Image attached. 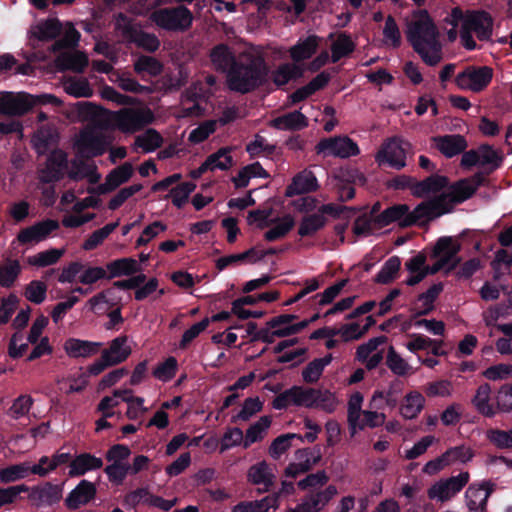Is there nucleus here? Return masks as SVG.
<instances>
[{
	"label": "nucleus",
	"instance_id": "obj_12",
	"mask_svg": "<svg viewBox=\"0 0 512 512\" xmlns=\"http://www.w3.org/2000/svg\"><path fill=\"white\" fill-rule=\"evenodd\" d=\"M409 146L397 137H393L385 142L376 155L379 165H388L396 170H401L406 166V149Z\"/></svg>",
	"mask_w": 512,
	"mask_h": 512
},
{
	"label": "nucleus",
	"instance_id": "obj_24",
	"mask_svg": "<svg viewBox=\"0 0 512 512\" xmlns=\"http://www.w3.org/2000/svg\"><path fill=\"white\" fill-rule=\"evenodd\" d=\"M128 337L120 335L114 338L107 349L102 351L103 358L109 360L113 366L118 365L127 360L132 350L127 345Z\"/></svg>",
	"mask_w": 512,
	"mask_h": 512
},
{
	"label": "nucleus",
	"instance_id": "obj_48",
	"mask_svg": "<svg viewBox=\"0 0 512 512\" xmlns=\"http://www.w3.org/2000/svg\"><path fill=\"white\" fill-rule=\"evenodd\" d=\"M133 166L129 162H125L122 165L111 170L106 179L108 184L111 186L113 191L117 189L120 185L128 182L133 175Z\"/></svg>",
	"mask_w": 512,
	"mask_h": 512
},
{
	"label": "nucleus",
	"instance_id": "obj_1",
	"mask_svg": "<svg viewBox=\"0 0 512 512\" xmlns=\"http://www.w3.org/2000/svg\"><path fill=\"white\" fill-rule=\"evenodd\" d=\"M407 41L428 66H436L442 60V45L438 29L427 11L412 20L406 31Z\"/></svg>",
	"mask_w": 512,
	"mask_h": 512
},
{
	"label": "nucleus",
	"instance_id": "obj_52",
	"mask_svg": "<svg viewBox=\"0 0 512 512\" xmlns=\"http://www.w3.org/2000/svg\"><path fill=\"white\" fill-rule=\"evenodd\" d=\"M193 182H183L173 187L166 198L171 197L172 204L181 209L188 201L190 194L195 190Z\"/></svg>",
	"mask_w": 512,
	"mask_h": 512
},
{
	"label": "nucleus",
	"instance_id": "obj_32",
	"mask_svg": "<svg viewBox=\"0 0 512 512\" xmlns=\"http://www.w3.org/2000/svg\"><path fill=\"white\" fill-rule=\"evenodd\" d=\"M319 38L316 35H310L305 40L299 41L289 50L290 57L295 62L309 59L318 48Z\"/></svg>",
	"mask_w": 512,
	"mask_h": 512
},
{
	"label": "nucleus",
	"instance_id": "obj_62",
	"mask_svg": "<svg viewBox=\"0 0 512 512\" xmlns=\"http://www.w3.org/2000/svg\"><path fill=\"white\" fill-rule=\"evenodd\" d=\"M61 249H49L38 253L29 259V263L38 267H46L55 264L63 255Z\"/></svg>",
	"mask_w": 512,
	"mask_h": 512
},
{
	"label": "nucleus",
	"instance_id": "obj_20",
	"mask_svg": "<svg viewBox=\"0 0 512 512\" xmlns=\"http://www.w3.org/2000/svg\"><path fill=\"white\" fill-rule=\"evenodd\" d=\"M58 228L59 223L56 220L47 219L22 229L19 232L17 239L22 244H28L33 241L38 242L46 238L50 233Z\"/></svg>",
	"mask_w": 512,
	"mask_h": 512
},
{
	"label": "nucleus",
	"instance_id": "obj_21",
	"mask_svg": "<svg viewBox=\"0 0 512 512\" xmlns=\"http://www.w3.org/2000/svg\"><path fill=\"white\" fill-rule=\"evenodd\" d=\"M493 491L488 482L476 485L471 484L465 492L467 507L470 511L483 512L486 510L487 501Z\"/></svg>",
	"mask_w": 512,
	"mask_h": 512
},
{
	"label": "nucleus",
	"instance_id": "obj_43",
	"mask_svg": "<svg viewBox=\"0 0 512 512\" xmlns=\"http://www.w3.org/2000/svg\"><path fill=\"white\" fill-rule=\"evenodd\" d=\"M271 419L269 416H262L258 421L249 426L243 437V447L248 448L251 444L263 439V433L270 427Z\"/></svg>",
	"mask_w": 512,
	"mask_h": 512
},
{
	"label": "nucleus",
	"instance_id": "obj_23",
	"mask_svg": "<svg viewBox=\"0 0 512 512\" xmlns=\"http://www.w3.org/2000/svg\"><path fill=\"white\" fill-rule=\"evenodd\" d=\"M101 342L69 338L64 343V350L71 358H88L98 353Z\"/></svg>",
	"mask_w": 512,
	"mask_h": 512
},
{
	"label": "nucleus",
	"instance_id": "obj_51",
	"mask_svg": "<svg viewBox=\"0 0 512 512\" xmlns=\"http://www.w3.org/2000/svg\"><path fill=\"white\" fill-rule=\"evenodd\" d=\"M355 50V44L351 37L341 34L331 47V61L338 62L341 58L349 56Z\"/></svg>",
	"mask_w": 512,
	"mask_h": 512
},
{
	"label": "nucleus",
	"instance_id": "obj_22",
	"mask_svg": "<svg viewBox=\"0 0 512 512\" xmlns=\"http://www.w3.org/2000/svg\"><path fill=\"white\" fill-rule=\"evenodd\" d=\"M433 140L436 148L447 158L461 154L468 147L466 138L460 134L437 136Z\"/></svg>",
	"mask_w": 512,
	"mask_h": 512
},
{
	"label": "nucleus",
	"instance_id": "obj_57",
	"mask_svg": "<svg viewBox=\"0 0 512 512\" xmlns=\"http://www.w3.org/2000/svg\"><path fill=\"white\" fill-rule=\"evenodd\" d=\"M178 363L175 357H168L165 361L159 363L152 374L156 379L163 382L170 381L176 375Z\"/></svg>",
	"mask_w": 512,
	"mask_h": 512
},
{
	"label": "nucleus",
	"instance_id": "obj_41",
	"mask_svg": "<svg viewBox=\"0 0 512 512\" xmlns=\"http://www.w3.org/2000/svg\"><path fill=\"white\" fill-rule=\"evenodd\" d=\"M31 474L29 463L22 462L0 469V483L9 484L22 480Z\"/></svg>",
	"mask_w": 512,
	"mask_h": 512
},
{
	"label": "nucleus",
	"instance_id": "obj_63",
	"mask_svg": "<svg viewBox=\"0 0 512 512\" xmlns=\"http://www.w3.org/2000/svg\"><path fill=\"white\" fill-rule=\"evenodd\" d=\"M216 130V122L207 120L201 123L198 127L193 129L188 137V140L193 144H199L205 141Z\"/></svg>",
	"mask_w": 512,
	"mask_h": 512
},
{
	"label": "nucleus",
	"instance_id": "obj_19",
	"mask_svg": "<svg viewBox=\"0 0 512 512\" xmlns=\"http://www.w3.org/2000/svg\"><path fill=\"white\" fill-rule=\"evenodd\" d=\"M67 154L61 149H54L47 158L46 168L40 177L41 182L50 183L62 178V171L67 168Z\"/></svg>",
	"mask_w": 512,
	"mask_h": 512
},
{
	"label": "nucleus",
	"instance_id": "obj_33",
	"mask_svg": "<svg viewBox=\"0 0 512 512\" xmlns=\"http://www.w3.org/2000/svg\"><path fill=\"white\" fill-rule=\"evenodd\" d=\"M248 479L255 485H264L263 491L266 492L273 485L274 475L269 465L265 461H262L250 467Z\"/></svg>",
	"mask_w": 512,
	"mask_h": 512
},
{
	"label": "nucleus",
	"instance_id": "obj_44",
	"mask_svg": "<svg viewBox=\"0 0 512 512\" xmlns=\"http://www.w3.org/2000/svg\"><path fill=\"white\" fill-rule=\"evenodd\" d=\"M257 255V249L252 247L242 253L238 254H231L227 256L220 257L216 260L215 266L218 271H222L225 268H227L230 265L243 263V262H249V263H256V260H253Z\"/></svg>",
	"mask_w": 512,
	"mask_h": 512
},
{
	"label": "nucleus",
	"instance_id": "obj_30",
	"mask_svg": "<svg viewBox=\"0 0 512 512\" xmlns=\"http://www.w3.org/2000/svg\"><path fill=\"white\" fill-rule=\"evenodd\" d=\"M106 268L109 272L108 279L130 276L141 271L138 262L130 257L113 260L106 265Z\"/></svg>",
	"mask_w": 512,
	"mask_h": 512
},
{
	"label": "nucleus",
	"instance_id": "obj_60",
	"mask_svg": "<svg viewBox=\"0 0 512 512\" xmlns=\"http://www.w3.org/2000/svg\"><path fill=\"white\" fill-rule=\"evenodd\" d=\"M20 272L21 267L17 260L11 261L7 265H0V285L5 288L12 287Z\"/></svg>",
	"mask_w": 512,
	"mask_h": 512
},
{
	"label": "nucleus",
	"instance_id": "obj_10",
	"mask_svg": "<svg viewBox=\"0 0 512 512\" xmlns=\"http://www.w3.org/2000/svg\"><path fill=\"white\" fill-rule=\"evenodd\" d=\"M315 150L317 154L340 158L357 156L360 153L357 143L348 136L321 139L315 146Z\"/></svg>",
	"mask_w": 512,
	"mask_h": 512
},
{
	"label": "nucleus",
	"instance_id": "obj_36",
	"mask_svg": "<svg viewBox=\"0 0 512 512\" xmlns=\"http://www.w3.org/2000/svg\"><path fill=\"white\" fill-rule=\"evenodd\" d=\"M424 403L423 395L417 391H412L405 396L400 413L405 419H414L422 411Z\"/></svg>",
	"mask_w": 512,
	"mask_h": 512
},
{
	"label": "nucleus",
	"instance_id": "obj_17",
	"mask_svg": "<svg viewBox=\"0 0 512 512\" xmlns=\"http://www.w3.org/2000/svg\"><path fill=\"white\" fill-rule=\"evenodd\" d=\"M449 185V178L444 175L432 173L423 180H417L412 188V195L416 198H424L430 194L439 195Z\"/></svg>",
	"mask_w": 512,
	"mask_h": 512
},
{
	"label": "nucleus",
	"instance_id": "obj_46",
	"mask_svg": "<svg viewBox=\"0 0 512 512\" xmlns=\"http://www.w3.org/2000/svg\"><path fill=\"white\" fill-rule=\"evenodd\" d=\"M134 70L137 74L147 73L156 77L163 71V64L152 56L141 55L134 63Z\"/></svg>",
	"mask_w": 512,
	"mask_h": 512
},
{
	"label": "nucleus",
	"instance_id": "obj_64",
	"mask_svg": "<svg viewBox=\"0 0 512 512\" xmlns=\"http://www.w3.org/2000/svg\"><path fill=\"white\" fill-rule=\"evenodd\" d=\"M47 286L45 283L33 280L25 289V297L34 304H41L46 298Z\"/></svg>",
	"mask_w": 512,
	"mask_h": 512
},
{
	"label": "nucleus",
	"instance_id": "obj_28",
	"mask_svg": "<svg viewBox=\"0 0 512 512\" xmlns=\"http://www.w3.org/2000/svg\"><path fill=\"white\" fill-rule=\"evenodd\" d=\"M62 24L58 18L39 21L31 30V36L39 41H51L62 33Z\"/></svg>",
	"mask_w": 512,
	"mask_h": 512
},
{
	"label": "nucleus",
	"instance_id": "obj_15",
	"mask_svg": "<svg viewBox=\"0 0 512 512\" xmlns=\"http://www.w3.org/2000/svg\"><path fill=\"white\" fill-rule=\"evenodd\" d=\"M33 108V102L29 99L28 93L15 95L12 92H5L0 97V114L7 116H23Z\"/></svg>",
	"mask_w": 512,
	"mask_h": 512
},
{
	"label": "nucleus",
	"instance_id": "obj_29",
	"mask_svg": "<svg viewBox=\"0 0 512 512\" xmlns=\"http://www.w3.org/2000/svg\"><path fill=\"white\" fill-rule=\"evenodd\" d=\"M443 291V284L441 282L433 284L427 291L418 295L417 300L422 302L420 309L413 308L414 311L412 319H417L421 316L429 315L435 308L434 302Z\"/></svg>",
	"mask_w": 512,
	"mask_h": 512
},
{
	"label": "nucleus",
	"instance_id": "obj_42",
	"mask_svg": "<svg viewBox=\"0 0 512 512\" xmlns=\"http://www.w3.org/2000/svg\"><path fill=\"white\" fill-rule=\"evenodd\" d=\"M64 90L67 94L76 98H89L94 91L86 78H69L64 82Z\"/></svg>",
	"mask_w": 512,
	"mask_h": 512
},
{
	"label": "nucleus",
	"instance_id": "obj_40",
	"mask_svg": "<svg viewBox=\"0 0 512 512\" xmlns=\"http://www.w3.org/2000/svg\"><path fill=\"white\" fill-rule=\"evenodd\" d=\"M327 219L325 216L318 213H313L304 216L298 228V234L301 237L312 236L326 225Z\"/></svg>",
	"mask_w": 512,
	"mask_h": 512
},
{
	"label": "nucleus",
	"instance_id": "obj_38",
	"mask_svg": "<svg viewBox=\"0 0 512 512\" xmlns=\"http://www.w3.org/2000/svg\"><path fill=\"white\" fill-rule=\"evenodd\" d=\"M385 363L391 372L398 377H405L413 373L412 367L393 346H390L388 349Z\"/></svg>",
	"mask_w": 512,
	"mask_h": 512
},
{
	"label": "nucleus",
	"instance_id": "obj_6",
	"mask_svg": "<svg viewBox=\"0 0 512 512\" xmlns=\"http://www.w3.org/2000/svg\"><path fill=\"white\" fill-rule=\"evenodd\" d=\"M115 29L122 34L125 40L150 53L157 51L160 47V41L155 34L136 28L131 18L122 12L115 16Z\"/></svg>",
	"mask_w": 512,
	"mask_h": 512
},
{
	"label": "nucleus",
	"instance_id": "obj_47",
	"mask_svg": "<svg viewBox=\"0 0 512 512\" xmlns=\"http://www.w3.org/2000/svg\"><path fill=\"white\" fill-rule=\"evenodd\" d=\"M293 439L303 442L302 435L296 433H287L276 437L269 447V455L273 459H279L291 447Z\"/></svg>",
	"mask_w": 512,
	"mask_h": 512
},
{
	"label": "nucleus",
	"instance_id": "obj_34",
	"mask_svg": "<svg viewBox=\"0 0 512 512\" xmlns=\"http://www.w3.org/2000/svg\"><path fill=\"white\" fill-rule=\"evenodd\" d=\"M491 387L488 383L481 384L472 399V404L477 411L486 417H493L496 411L492 404H490Z\"/></svg>",
	"mask_w": 512,
	"mask_h": 512
},
{
	"label": "nucleus",
	"instance_id": "obj_45",
	"mask_svg": "<svg viewBox=\"0 0 512 512\" xmlns=\"http://www.w3.org/2000/svg\"><path fill=\"white\" fill-rule=\"evenodd\" d=\"M276 223L277 225L264 234V239L268 242H274L284 238L295 225L294 218L290 214H286L281 219L278 218Z\"/></svg>",
	"mask_w": 512,
	"mask_h": 512
},
{
	"label": "nucleus",
	"instance_id": "obj_2",
	"mask_svg": "<svg viewBox=\"0 0 512 512\" xmlns=\"http://www.w3.org/2000/svg\"><path fill=\"white\" fill-rule=\"evenodd\" d=\"M268 73L269 67L263 57L246 54L228 72L227 86L231 91L247 94L262 86Z\"/></svg>",
	"mask_w": 512,
	"mask_h": 512
},
{
	"label": "nucleus",
	"instance_id": "obj_5",
	"mask_svg": "<svg viewBox=\"0 0 512 512\" xmlns=\"http://www.w3.org/2000/svg\"><path fill=\"white\" fill-rule=\"evenodd\" d=\"M493 29V18L484 10H475L466 13L463 25L460 30V39L462 46L469 51L478 48L472 33L480 41H488L491 39Z\"/></svg>",
	"mask_w": 512,
	"mask_h": 512
},
{
	"label": "nucleus",
	"instance_id": "obj_13",
	"mask_svg": "<svg viewBox=\"0 0 512 512\" xmlns=\"http://www.w3.org/2000/svg\"><path fill=\"white\" fill-rule=\"evenodd\" d=\"M293 405L307 408L322 407L328 409L333 404V396L327 390L293 386Z\"/></svg>",
	"mask_w": 512,
	"mask_h": 512
},
{
	"label": "nucleus",
	"instance_id": "obj_25",
	"mask_svg": "<svg viewBox=\"0 0 512 512\" xmlns=\"http://www.w3.org/2000/svg\"><path fill=\"white\" fill-rule=\"evenodd\" d=\"M210 59L216 71L226 73V76L234 63L238 60L230 47L225 43L217 44L212 48Z\"/></svg>",
	"mask_w": 512,
	"mask_h": 512
},
{
	"label": "nucleus",
	"instance_id": "obj_58",
	"mask_svg": "<svg viewBox=\"0 0 512 512\" xmlns=\"http://www.w3.org/2000/svg\"><path fill=\"white\" fill-rule=\"evenodd\" d=\"M276 150V146L268 144L266 139L261 135H255L254 139L246 145V152L250 155V158L260 156L262 153L266 155H272Z\"/></svg>",
	"mask_w": 512,
	"mask_h": 512
},
{
	"label": "nucleus",
	"instance_id": "obj_50",
	"mask_svg": "<svg viewBox=\"0 0 512 512\" xmlns=\"http://www.w3.org/2000/svg\"><path fill=\"white\" fill-rule=\"evenodd\" d=\"M119 222H112L106 224L104 227L92 232L89 237L84 241L82 248L90 251L97 248L104 240L118 227Z\"/></svg>",
	"mask_w": 512,
	"mask_h": 512
},
{
	"label": "nucleus",
	"instance_id": "obj_61",
	"mask_svg": "<svg viewBox=\"0 0 512 512\" xmlns=\"http://www.w3.org/2000/svg\"><path fill=\"white\" fill-rule=\"evenodd\" d=\"M108 480L114 485H121L126 479L127 475L130 474L128 463H111L104 469Z\"/></svg>",
	"mask_w": 512,
	"mask_h": 512
},
{
	"label": "nucleus",
	"instance_id": "obj_27",
	"mask_svg": "<svg viewBox=\"0 0 512 512\" xmlns=\"http://www.w3.org/2000/svg\"><path fill=\"white\" fill-rule=\"evenodd\" d=\"M308 125V118L298 110L283 114L271 121V126L278 130L299 131Z\"/></svg>",
	"mask_w": 512,
	"mask_h": 512
},
{
	"label": "nucleus",
	"instance_id": "obj_16",
	"mask_svg": "<svg viewBox=\"0 0 512 512\" xmlns=\"http://www.w3.org/2000/svg\"><path fill=\"white\" fill-rule=\"evenodd\" d=\"M319 189L315 174L304 169L293 176L291 183L286 187L284 195L288 198L315 192Z\"/></svg>",
	"mask_w": 512,
	"mask_h": 512
},
{
	"label": "nucleus",
	"instance_id": "obj_31",
	"mask_svg": "<svg viewBox=\"0 0 512 512\" xmlns=\"http://www.w3.org/2000/svg\"><path fill=\"white\" fill-rule=\"evenodd\" d=\"M60 70H70L82 73L87 67L89 60L85 53L76 51L74 53H63L56 60Z\"/></svg>",
	"mask_w": 512,
	"mask_h": 512
},
{
	"label": "nucleus",
	"instance_id": "obj_26",
	"mask_svg": "<svg viewBox=\"0 0 512 512\" xmlns=\"http://www.w3.org/2000/svg\"><path fill=\"white\" fill-rule=\"evenodd\" d=\"M103 466V461L101 458L96 457L90 453H81L77 455L70 462V477H79L86 474L88 471H93L100 469Z\"/></svg>",
	"mask_w": 512,
	"mask_h": 512
},
{
	"label": "nucleus",
	"instance_id": "obj_4",
	"mask_svg": "<svg viewBox=\"0 0 512 512\" xmlns=\"http://www.w3.org/2000/svg\"><path fill=\"white\" fill-rule=\"evenodd\" d=\"M431 209L427 204V200L418 204L413 211H410L407 204H395L375 217L376 226L383 228L393 222H398L402 228L411 227L421 221H432Z\"/></svg>",
	"mask_w": 512,
	"mask_h": 512
},
{
	"label": "nucleus",
	"instance_id": "obj_7",
	"mask_svg": "<svg viewBox=\"0 0 512 512\" xmlns=\"http://www.w3.org/2000/svg\"><path fill=\"white\" fill-rule=\"evenodd\" d=\"M152 20L167 31H186L192 25L193 15L187 7L180 5L155 11Z\"/></svg>",
	"mask_w": 512,
	"mask_h": 512
},
{
	"label": "nucleus",
	"instance_id": "obj_59",
	"mask_svg": "<svg viewBox=\"0 0 512 512\" xmlns=\"http://www.w3.org/2000/svg\"><path fill=\"white\" fill-rule=\"evenodd\" d=\"M271 214L272 208L251 210L248 213L247 222L249 225L256 223L259 229H264L278 221V218H270Z\"/></svg>",
	"mask_w": 512,
	"mask_h": 512
},
{
	"label": "nucleus",
	"instance_id": "obj_54",
	"mask_svg": "<svg viewBox=\"0 0 512 512\" xmlns=\"http://www.w3.org/2000/svg\"><path fill=\"white\" fill-rule=\"evenodd\" d=\"M486 437L498 449H512V429L491 428L487 430Z\"/></svg>",
	"mask_w": 512,
	"mask_h": 512
},
{
	"label": "nucleus",
	"instance_id": "obj_14",
	"mask_svg": "<svg viewBox=\"0 0 512 512\" xmlns=\"http://www.w3.org/2000/svg\"><path fill=\"white\" fill-rule=\"evenodd\" d=\"M29 500L36 507L53 506L62 499L61 485L45 482L43 485L29 487Z\"/></svg>",
	"mask_w": 512,
	"mask_h": 512
},
{
	"label": "nucleus",
	"instance_id": "obj_49",
	"mask_svg": "<svg viewBox=\"0 0 512 512\" xmlns=\"http://www.w3.org/2000/svg\"><path fill=\"white\" fill-rule=\"evenodd\" d=\"M401 267V260L398 256L390 257L375 276V282L380 284L391 283Z\"/></svg>",
	"mask_w": 512,
	"mask_h": 512
},
{
	"label": "nucleus",
	"instance_id": "obj_35",
	"mask_svg": "<svg viewBox=\"0 0 512 512\" xmlns=\"http://www.w3.org/2000/svg\"><path fill=\"white\" fill-rule=\"evenodd\" d=\"M461 250V245L450 236L440 237L433 249V256L446 259L447 261L453 260Z\"/></svg>",
	"mask_w": 512,
	"mask_h": 512
},
{
	"label": "nucleus",
	"instance_id": "obj_3",
	"mask_svg": "<svg viewBox=\"0 0 512 512\" xmlns=\"http://www.w3.org/2000/svg\"><path fill=\"white\" fill-rule=\"evenodd\" d=\"M485 182L484 173L476 172L470 177L460 179L452 184L449 183L446 188L448 191L427 200L433 220L451 213L455 205L470 199Z\"/></svg>",
	"mask_w": 512,
	"mask_h": 512
},
{
	"label": "nucleus",
	"instance_id": "obj_39",
	"mask_svg": "<svg viewBox=\"0 0 512 512\" xmlns=\"http://www.w3.org/2000/svg\"><path fill=\"white\" fill-rule=\"evenodd\" d=\"M162 144L163 138L161 134L153 128H149L143 134L138 135L134 142V146L141 148L145 153L155 151L161 147Z\"/></svg>",
	"mask_w": 512,
	"mask_h": 512
},
{
	"label": "nucleus",
	"instance_id": "obj_53",
	"mask_svg": "<svg viewBox=\"0 0 512 512\" xmlns=\"http://www.w3.org/2000/svg\"><path fill=\"white\" fill-rule=\"evenodd\" d=\"M263 404L259 397H248L244 400L241 410L234 416L231 421L237 423L238 421H248L253 415L262 410Z\"/></svg>",
	"mask_w": 512,
	"mask_h": 512
},
{
	"label": "nucleus",
	"instance_id": "obj_18",
	"mask_svg": "<svg viewBox=\"0 0 512 512\" xmlns=\"http://www.w3.org/2000/svg\"><path fill=\"white\" fill-rule=\"evenodd\" d=\"M97 493L94 483L83 479L71 490L65 499V506L69 510H77L92 501Z\"/></svg>",
	"mask_w": 512,
	"mask_h": 512
},
{
	"label": "nucleus",
	"instance_id": "obj_11",
	"mask_svg": "<svg viewBox=\"0 0 512 512\" xmlns=\"http://www.w3.org/2000/svg\"><path fill=\"white\" fill-rule=\"evenodd\" d=\"M115 125L123 133H134L153 121L152 112L141 109L124 108L116 113Z\"/></svg>",
	"mask_w": 512,
	"mask_h": 512
},
{
	"label": "nucleus",
	"instance_id": "obj_55",
	"mask_svg": "<svg viewBox=\"0 0 512 512\" xmlns=\"http://www.w3.org/2000/svg\"><path fill=\"white\" fill-rule=\"evenodd\" d=\"M479 165H491V170L497 169L502 163V157L497 153L493 146L482 144L478 147Z\"/></svg>",
	"mask_w": 512,
	"mask_h": 512
},
{
	"label": "nucleus",
	"instance_id": "obj_8",
	"mask_svg": "<svg viewBox=\"0 0 512 512\" xmlns=\"http://www.w3.org/2000/svg\"><path fill=\"white\" fill-rule=\"evenodd\" d=\"M494 71L490 66H467L455 78L456 85L479 93L486 89L493 79Z\"/></svg>",
	"mask_w": 512,
	"mask_h": 512
},
{
	"label": "nucleus",
	"instance_id": "obj_56",
	"mask_svg": "<svg viewBox=\"0 0 512 512\" xmlns=\"http://www.w3.org/2000/svg\"><path fill=\"white\" fill-rule=\"evenodd\" d=\"M33 403L34 400L30 395L22 394L13 401L8 410V415L15 420L26 416L32 408Z\"/></svg>",
	"mask_w": 512,
	"mask_h": 512
},
{
	"label": "nucleus",
	"instance_id": "obj_9",
	"mask_svg": "<svg viewBox=\"0 0 512 512\" xmlns=\"http://www.w3.org/2000/svg\"><path fill=\"white\" fill-rule=\"evenodd\" d=\"M469 479L470 474L467 471L441 479L428 488L427 496L430 500L446 502L458 494L468 484Z\"/></svg>",
	"mask_w": 512,
	"mask_h": 512
},
{
	"label": "nucleus",
	"instance_id": "obj_37",
	"mask_svg": "<svg viewBox=\"0 0 512 512\" xmlns=\"http://www.w3.org/2000/svg\"><path fill=\"white\" fill-rule=\"evenodd\" d=\"M230 147H222L205 159V164L210 171L216 169L227 171L233 166V158L230 155Z\"/></svg>",
	"mask_w": 512,
	"mask_h": 512
}]
</instances>
